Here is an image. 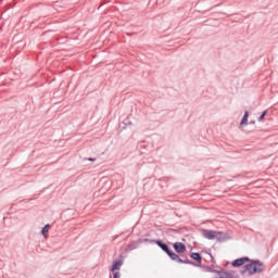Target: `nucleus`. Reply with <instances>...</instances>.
Masks as SVG:
<instances>
[{"instance_id": "f257e3e1", "label": "nucleus", "mask_w": 278, "mask_h": 278, "mask_svg": "<svg viewBox=\"0 0 278 278\" xmlns=\"http://www.w3.org/2000/svg\"><path fill=\"white\" fill-rule=\"evenodd\" d=\"M266 268V265L260 261H254L245 266V270L249 275H255L256 273H262Z\"/></svg>"}, {"instance_id": "f03ea898", "label": "nucleus", "mask_w": 278, "mask_h": 278, "mask_svg": "<svg viewBox=\"0 0 278 278\" xmlns=\"http://www.w3.org/2000/svg\"><path fill=\"white\" fill-rule=\"evenodd\" d=\"M202 233L204 238H207V240H218V238L223 236L222 232L214 231V230H203Z\"/></svg>"}, {"instance_id": "7ed1b4c3", "label": "nucleus", "mask_w": 278, "mask_h": 278, "mask_svg": "<svg viewBox=\"0 0 278 278\" xmlns=\"http://www.w3.org/2000/svg\"><path fill=\"white\" fill-rule=\"evenodd\" d=\"M249 262V257H241V258H237L232 262V266L235 267H240V266H244V264Z\"/></svg>"}, {"instance_id": "20e7f679", "label": "nucleus", "mask_w": 278, "mask_h": 278, "mask_svg": "<svg viewBox=\"0 0 278 278\" xmlns=\"http://www.w3.org/2000/svg\"><path fill=\"white\" fill-rule=\"evenodd\" d=\"M174 249L176 253H186V245L181 242L174 243Z\"/></svg>"}, {"instance_id": "39448f33", "label": "nucleus", "mask_w": 278, "mask_h": 278, "mask_svg": "<svg viewBox=\"0 0 278 278\" xmlns=\"http://www.w3.org/2000/svg\"><path fill=\"white\" fill-rule=\"evenodd\" d=\"M170 260H173L174 262H179V264H185L186 262H184V260L179 258V255L175 254V252L169 251L168 254Z\"/></svg>"}, {"instance_id": "423d86ee", "label": "nucleus", "mask_w": 278, "mask_h": 278, "mask_svg": "<svg viewBox=\"0 0 278 278\" xmlns=\"http://www.w3.org/2000/svg\"><path fill=\"white\" fill-rule=\"evenodd\" d=\"M157 247H160V249H162V251H164L165 253H170V250L168 249V245H166V243H163L162 241H156Z\"/></svg>"}, {"instance_id": "0eeeda50", "label": "nucleus", "mask_w": 278, "mask_h": 278, "mask_svg": "<svg viewBox=\"0 0 278 278\" xmlns=\"http://www.w3.org/2000/svg\"><path fill=\"white\" fill-rule=\"evenodd\" d=\"M122 266H123V262L122 261H116L112 265V268H111L112 273H114L115 270H121Z\"/></svg>"}, {"instance_id": "6e6552de", "label": "nucleus", "mask_w": 278, "mask_h": 278, "mask_svg": "<svg viewBox=\"0 0 278 278\" xmlns=\"http://www.w3.org/2000/svg\"><path fill=\"white\" fill-rule=\"evenodd\" d=\"M241 125H249V111L244 112L243 118L241 121Z\"/></svg>"}, {"instance_id": "1a4fd4ad", "label": "nucleus", "mask_w": 278, "mask_h": 278, "mask_svg": "<svg viewBox=\"0 0 278 278\" xmlns=\"http://www.w3.org/2000/svg\"><path fill=\"white\" fill-rule=\"evenodd\" d=\"M49 229H51V225H46L42 230H41V235L45 236V238H47V233H49Z\"/></svg>"}, {"instance_id": "9d476101", "label": "nucleus", "mask_w": 278, "mask_h": 278, "mask_svg": "<svg viewBox=\"0 0 278 278\" xmlns=\"http://www.w3.org/2000/svg\"><path fill=\"white\" fill-rule=\"evenodd\" d=\"M191 260H194L195 262H201V254L191 253Z\"/></svg>"}, {"instance_id": "9b49d317", "label": "nucleus", "mask_w": 278, "mask_h": 278, "mask_svg": "<svg viewBox=\"0 0 278 278\" xmlns=\"http://www.w3.org/2000/svg\"><path fill=\"white\" fill-rule=\"evenodd\" d=\"M268 114V111H265L258 118L260 122L264 121V117Z\"/></svg>"}, {"instance_id": "f8f14e48", "label": "nucleus", "mask_w": 278, "mask_h": 278, "mask_svg": "<svg viewBox=\"0 0 278 278\" xmlns=\"http://www.w3.org/2000/svg\"><path fill=\"white\" fill-rule=\"evenodd\" d=\"M113 278H121V273L115 271Z\"/></svg>"}, {"instance_id": "ddd939ff", "label": "nucleus", "mask_w": 278, "mask_h": 278, "mask_svg": "<svg viewBox=\"0 0 278 278\" xmlns=\"http://www.w3.org/2000/svg\"><path fill=\"white\" fill-rule=\"evenodd\" d=\"M96 160H97V159L90 157V159H88V162H96Z\"/></svg>"}]
</instances>
